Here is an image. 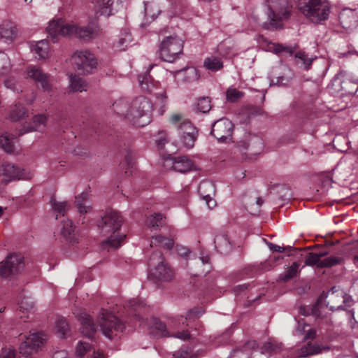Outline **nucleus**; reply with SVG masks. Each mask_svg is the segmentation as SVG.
Returning <instances> with one entry per match:
<instances>
[{"mask_svg":"<svg viewBox=\"0 0 358 358\" xmlns=\"http://www.w3.org/2000/svg\"><path fill=\"white\" fill-rule=\"evenodd\" d=\"M99 33L100 29L98 24L92 22L85 27H77L76 36L83 40H90L96 37Z\"/></svg>","mask_w":358,"mask_h":358,"instance_id":"18","label":"nucleus"},{"mask_svg":"<svg viewBox=\"0 0 358 358\" xmlns=\"http://www.w3.org/2000/svg\"><path fill=\"white\" fill-rule=\"evenodd\" d=\"M178 130L183 146L187 149L193 148L197 138L196 128L189 122L182 121Z\"/></svg>","mask_w":358,"mask_h":358,"instance_id":"12","label":"nucleus"},{"mask_svg":"<svg viewBox=\"0 0 358 358\" xmlns=\"http://www.w3.org/2000/svg\"><path fill=\"white\" fill-rule=\"evenodd\" d=\"M195 264L198 266L202 267L200 271H196L194 275H206L210 272L211 266L210 264V257L208 255L199 257L196 260Z\"/></svg>","mask_w":358,"mask_h":358,"instance_id":"36","label":"nucleus"},{"mask_svg":"<svg viewBox=\"0 0 358 358\" xmlns=\"http://www.w3.org/2000/svg\"><path fill=\"white\" fill-rule=\"evenodd\" d=\"M151 267L150 275L153 279L159 281H169L174 275L173 270L164 260L161 252L155 251L148 262Z\"/></svg>","mask_w":358,"mask_h":358,"instance_id":"5","label":"nucleus"},{"mask_svg":"<svg viewBox=\"0 0 358 358\" xmlns=\"http://www.w3.org/2000/svg\"><path fill=\"white\" fill-rule=\"evenodd\" d=\"M131 41V35L129 34H126L124 37L120 38L117 43L115 44V46L119 50H124L125 48L128 46V45Z\"/></svg>","mask_w":358,"mask_h":358,"instance_id":"55","label":"nucleus"},{"mask_svg":"<svg viewBox=\"0 0 358 358\" xmlns=\"http://www.w3.org/2000/svg\"><path fill=\"white\" fill-rule=\"evenodd\" d=\"M34 305L30 298H24L19 303L18 315L21 319L29 317V314L33 313Z\"/></svg>","mask_w":358,"mask_h":358,"instance_id":"31","label":"nucleus"},{"mask_svg":"<svg viewBox=\"0 0 358 358\" xmlns=\"http://www.w3.org/2000/svg\"><path fill=\"white\" fill-rule=\"evenodd\" d=\"M315 58L316 57H309L305 52L299 51L294 55V62L300 69L308 71Z\"/></svg>","mask_w":358,"mask_h":358,"instance_id":"23","label":"nucleus"},{"mask_svg":"<svg viewBox=\"0 0 358 358\" xmlns=\"http://www.w3.org/2000/svg\"><path fill=\"white\" fill-rule=\"evenodd\" d=\"M298 8L313 23L326 20L330 13V5L327 0H299Z\"/></svg>","mask_w":358,"mask_h":358,"instance_id":"3","label":"nucleus"},{"mask_svg":"<svg viewBox=\"0 0 358 358\" xmlns=\"http://www.w3.org/2000/svg\"><path fill=\"white\" fill-rule=\"evenodd\" d=\"M24 267V257L21 255L11 254L0 266V275L4 278H10L20 273Z\"/></svg>","mask_w":358,"mask_h":358,"instance_id":"9","label":"nucleus"},{"mask_svg":"<svg viewBox=\"0 0 358 358\" xmlns=\"http://www.w3.org/2000/svg\"><path fill=\"white\" fill-rule=\"evenodd\" d=\"M27 178L23 171L14 164L5 163L0 166V179L5 184L13 180Z\"/></svg>","mask_w":358,"mask_h":358,"instance_id":"14","label":"nucleus"},{"mask_svg":"<svg viewBox=\"0 0 358 358\" xmlns=\"http://www.w3.org/2000/svg\"><path fill=\"white\" fill-rule=\"evenodd\" d=\"M281 348L282 345L280 343H278L275 341H269L263 344L261 348V352L264 354L271 352H276L280 350Z\"/></svg>","mask_w":358,"mask_h":358,"instance_id":"48","label":"nucleus"},{"mask_svg":"<svg viewBox=\"0 0 358 358\" xmlns=\"http://www.w3.org/2000/svg\"><path fill=\"white\" fill-rule=\"evenodd\" d=\"M124 162L127 164L128 168L125 171L126 174H131V171H129L130 169H132L134 164V157L131 153H127L124 157Z\"/></svg>","mask_w":358,"mask_h":358,"instance_id":"60","label":"nucleus"},{"mask_svg":"<svg viewBox=\"0 0 358 358\" xmlns=\"http://www.w3.org/2000/svg\"><path fill=\"white\" fill-rule=\"evenodd\" d=\"M27 116V110L21 104H15L11 108L8 118L12 122H16Z\"/></svg>","mask_w":358,"mask_h":358,"instance_id":"34","label":"nucleus"},{"mask_svg":"<svg viewBox=\"0 0 358 358\" xmlns=\"http://www.w3.org/2000/svg\"><path fill=\"white\" fill-rule=\"evenodd\" d=\"M51 203L54 211L64 216L67 210V203L66 201L57 202L55 200H52Z\"/></svg>","mask_w":358,"mask_h":358,"instance_id":"54","label":"nucleus"},{"mask_svg":"<svg viewBox=\"0 0 358 358\" xmlns=\"http://www.w3.org/2000/svg\"><path fill=\"white\" fill-rule=\"evenodd\" d=\"M16 36V28L13 22L6 21L0 24V38L5 43H10Z\"/></svg>","mask_w":358,"mask_h":358,"instance_id":"22","label":"nucleus"},{"mask_svg":"<svg viewBox=\"0 0 358 358\" xmlns=\"http://www.w3.org/2000/svg\"><path fill=\"white\" fill-rule=\"evenodd\" d=\"M177 73L183 77L185 82H192L199 78L197 70L193 67L178 71Z\"/></svg>","mask_w":358,"mask_h":358,"instance_id":"40","label":"nucleus"},{"mask_svg":"<svg viewBox=\"0 0 358 358\" xmlns=\"http://www.w3.org/2000/svg\"><path fill=\"white\" fill-rule=\"evenodd\" d=\"M289 71V68L284 65H280L272 68L269 73L271 85H287L291 79V77L288 75Z\"/></svg>","mask_w":358,"mask_h":358,"instance_id":"17","label":"nucleus"},{"mask_svg":"<svg viewBox=\"0 0 358 358\" xmlns=\"http://www.w3.org/2000/svg\"><path fill=\"white\" fill-rule=\"evenodd\" d=\"M192 316L199 317V314L194 310H189L187 313V316L184 317L183 316H179L176 317L173 322L174 323V325L178 326V327H184V326H188L187 320L188 319H190Z\"/></svg>","mask_w":358,"mask_h":358,"instance_id":"44","label":"nucleus"},{"mask_svg":"<svg viewBox=\"0 0 358 358\" xmlns=\"http://www.w3.org/2000/svg\"><path fill=\"white\" fill-rule=\"evenodd\" d=\"M69 82H70V89L71 91L79 92H82L83 91H87L88 87V84L87 82L82 78L78 76L69 74Z\"/></svg>","mask_w":358,"mask_h":358,"instance_id":"27","label":"nucleus"},{"mask_svg":"<svg viewBox=\"0 0 358 358\" xmlns=\"http://www.w3.org/2000/svg\"><path fill=\"white\" fill-rule=\"evenodd\" d=\"M159 137L155 140L157 146L162 148L165 143L167 142L166 135L164 131L159 132Z\"/></svg>","mask_w":358,"mask_h":358,"instance_id":"62","label":"nucleus"},{"mask_svg":"<svg viewBox=\"0 0 358 358\" xmlns=\"http://www.w3.org/2000/svg\"><path fill=\"white\" fill-rule=\"evenodd\" d=\"M46 336L42 332L31 334L22 342L19 348L20 354H31L37 352L43 345Z\"/></svg>","mask_w":358,"mask_h":358,"instance_id":"11","label":"nucleus"},{"mask_svg":"<svg viewBox=\"0 0 358 358\" xmlns=\"http://www.w3.org/2000/svg\"><path fill=\"white\" fill-rule=\"evenodd\" d=\"M145 306V303L143 301H140L136 299H130L127 304V312L129 315L132 314L138 319L140 320V317L137 312L140 311Z\"/></svg>","mask_w":358,"mask_h":358,"instance_id":"35","label":"nucleus"},{"mask_svg":"<svg viewBox=\"0 0 358 358\" xmlns=\"http://www.w3.org/2000/svg\"><path fill=\"white\" fill-rule=\"evenodd\" d=\"M342 260L341 257L331 256L324 259H322L319 268H329L335 265L339 264Z\"/></svg>","mask_w":358,"mask_h":358,"instance_id":"49","label":"nucleus"},{"mask_svg":"<svg viewBox=\"0 0 358 358\" xmlns=\"http://www.w3.org/2000/svg\"><path fill=\"white\" fill-rule=\"evenodd\" d=\"M233 131V123L227 118H221L213 124L211 134L219 142H228L231 140Z\"/></svg>","mask_w":358,"mask_h":358,"instance_id":"10","label":"nucleus"},{"mask_svg":"<svg viewBox=\"0 0 358 358\" xmlns=\"http://www.w3.org/2000/svg\"><path fill=\"white\" fill-rule=\"evenodd\" d=\"M323 350H328L329 348H324L316 343L308 342L300 349L301 357H308L321 353Z\"/></svg>","mask_w":358,"mask_h":358,"instance_id":"32","label":"nucleus"},{"mask_svg":"<svg viewBox=\"0 0 358 358\" xmlns=\"http://www.w3.org/2000/svg\"><path fill=\"white\" fill-rule=\"evenodd\" d=\"M183 41L177 36L165 37L161 42L159 52L161 59L167 62H173L182 53Z\"/></svg>","mask_w":358,"mask_h":358,"instance_id":"6","label":"nucleus"},{"mask_svg":"<svg viewBox=\"0 0 358 358\" xmlns=\"http://www.w3.org/2000/svg\"><path fill=\"white\" fill-rule=\"evenodd\" d=\"M144 15L146 23L153 21L160 13V10L158 6L152 3L144 1Z\"/></svg>","mask_w":358,"mask_h":358,"instance_id":"30","label":"nucleus"},{"mask_svg":"<svg viewBox=\"0 0 358 358\" xmlns=\"http://www.w3.org/2000/svg\"><path fill=\"white\" fill-rule=\"evenodd\" d=\"M214 243L215 248L220 253L227 254L231 250V243L224 234H217L214 239Z\"/></svg>","mask_w":358,"mask_h":358,"instance_id":"26","label":"nucleus"},{"mask_svg":"<svg viewBox=\"0 0 358 358\" xmlns=\"http://www.w3.org/2000/svg\"><path fill=\"white\" fill-rule=\"evenodd\" d=\"M31 354H20L17 358H31L29 357ZM15 352L13 350H3L0 355V358H15Z\"/></svg>","mask_w":358,"mask_h":358,"instance_id":"58","label":"nucleus"},{"mask_svg":"<svg viewBox=\"0 0 358 358\" xmlns=\"http://www.w3.org/2000/svg\"><path fill=\"white\" fill-rule=\"evenodd\" d=\"M78 319L81 324V334L89 338L94 337L97 327H99L101 334L109 339H113L118 334L122 333L125 327L124 324L117 316L103 308L97 315L96 324L91 316L85 312L81 313Z\"/></svg>","mask_w":358,"mask_h":358,"instance_id":"1","label":"nucleus"},{"mask_svg":"<svg viewBox=\"0 0 358 358\" xmlns=\"http://www.w3.org/2000/svg\"><path fill=\"white\" fill-rule=\"evenodd\" d=\"M0 145L6 152H12L13 151L12 139L7 134L0 136Z\"/></svg>","mask_w":358,"mask_h":358,"instance_id":"50","label":"nucleus"},{"mask_svg":"<svg viewBox=\"0 0 358 358\" xmlns=\"http://www.w3.org/2000/svg\"><path fill=\"white\" fill-rule=\"evenodd\" d=\"M62 20V19L52 20L46 28L48 34L51 36L54 41H55L57 36L59 35Z\"/></svg>","mask_w":358,"mask_h":358,"instance_id":"41","label":"nucleus"},{"mask_svg":"<svg viewBox=\"0 0 358 358\" xmlns=\"http://www.w3.org/2000/svg\"><path fill=\"white\" fill-rule=\"evenodd\" d=\"M182 120V115L180 113L173 114L169 117V122L173 125H176Z\"/></svg>","mask_w":358,"mask_h":358,"instance_id":"63","label":"nucleus"},{"mask_svg":"<svg viewBox=\"0 0 358 358\" xmlns=\"http://www.w3.org/2000/svg\"><path fill=\"white\" fill-rule=\"evenodd\" d=\"M203 66L210 71L216 72L223 69L224 64L222 57L210 55L205 58Z\"/></svg>","mask_w":358,"mask_h":358,"instance_id":"25","label":"nucleus"},{"mask_svg":"<svg viewBox=\"0 0 358 358\" xmlns=\"http://www.w3.org/2000/svg\"><path fill=\"white\" fill-rule=\"evenodd\" d=\"M10 62L8 55L0 52V75H4L10 70Z\"/></svg>","mask_w":358,"mask_h":358,"instance_id":"46","label":"nucleus"},{"mask_svg":"<svg viewBox=\"0 0 358 358\" xmlns=\"http://www.w3.org/2000/svg\"><path fill=\"white\" fill-rule=\"evenodd\" d=\"M114 111L120 116L124 117L129 121V116L131 113L130 104L124 99L115 101L113 104Z\"/></svg>","mask_w":358,"mask_h":358,"instance_id":"28","label":"nucleus"},{"mask_svg":"<svg viewBox=\"0 0 358 358\" xmlns=\"http://www.w3.org/2000/svg\"><path fill=\"white\" fill-rule=\"evenodd\" d=\"M164 216L162 213H155L148 217L145 220V224L152 229H157L163 225Z\"/></svg>","mask_w":358,"mask_h":358,"instance_id":"39","label":"nucleus"},{"mask_svg":"<svg viewBox=\"0 0 358 358\" xmlns=\"http://www.w3.org/2000/svg\"><path fill=\"white\" fill-rule=\"evenodd\" d=\"M47 117L43 115H38L34 117L33 121L29 125H24L18 136L23 135L31 131H42L45 128Z\"/></svg>","mask_w":358,"mask_h":358,"instance_id":"20","label":"nucleus"},{"mask_svg":"<svg viewBox=\"0 0 358 358\" xmlns=\"http://www.w3.org/2000/svg\"><path fill=\"white\" fill-rule=\"evenodd\" d=\"M198 192L200 196L206 201L209 208H213L215 206V202L212 199L211 195L214 193V185L209 181L201 182L198 187Z\"/></svg>","mask_w":358,"mask_h":358,"instance_id":"19","label":"nucleus"},{"mask_svg":"<svg viewBox=\"0 0 358 358\" xmlns=\"http://www.w3.org/2000/svg\"><path fill=\"white\" fill-rule=\"evenodd\" d=\"M295 48L292 46H287L282 44H278L275 46V50L278 53L285 52L289 55H292L294 52Z\"/></svg>","mask_w":358,"mask_h":358,"instance_id":"59","label":"nucleus"},{"mask_svg":"<svg viewBox=\"0 0 358 358\" xmlns=\"http://www.w3.org/2000/svg\"><path fill=\"white\" fill-rule=\"evenodd\" d=\"M76 206L80 214H85L90 212L92 209L91 202L89 199L87 193L83 192L78 196H76L75 201Z\"/></svg>","mask_w":358,"mask_h":358,"instance_id":"24","label":"nucleus"},{"mask_svg":"<svg viewBox=\"0 0 358 358\" xmlns=\"http://www.w3.org/2000/svg\"><path fill=\"white\" fill-rule=\"evenodd\" d=\"M244 93L236 88H229L227 91V99L228 101L234 102L242 98Z\"/></svg>","mask_w":358,"mask_h":358,"instance_id":"53","label":"nucleus"},{"mask_svg":"<svg viewBox=\"0 0 358 358\" xmlns=\"http://www.w3.org/2000/svg\"><path fill=\"white\" fill-rule=\"evenodd\" d=\"M27 74L34 82L40 84L43 92L49 93L52 91L50 75L45 73L40 68L36 66H29L27 68Z\"/></svg>","mask_w":358,"mask_h":358,"instance_id":"13","label":"nucleus"},{"mask_svg":"<svg viewBox=\"0 0 358 358\" xmlns=\"http://www.w3.org/2000/svg\"><path fill=\"white\" fill-rule=\"evenodd\" d=\"M56 329L61 336H64L69 330V324L64 317H59L56 321Z\"/></svg>","mask_w":358,"mask_h":358,"instance_id":"52","label":"nucleus"},{"mask_svg":"<svg viewBox=\"0 0 358 358\" xmlns=\"http://www.w3.org/2000/svg\"><path fill=\"white\" fill-rule=\"evenodd\" d=\"M153 329L158 331L162 336H169V332L166 329V324L157 318H153L152 321Z\"/></svg>","mask_w":358,"mask_h":358,"instance_id":"47","label":"nucleus"},{"mask_svg":"<svg viewBox=\"0 0 358 358\" xmlns=\"http://www.w3.org/2000/svg\"><path fill=\"white\" fill-rule=\"evenodd\" d=\"M152 105L145 96H140L135 98L130 103L131 113L129 122L136 127H144L151 121Z\"/></svg>","mask_w":358,"mask_h":358,"instance_id":"4","label":"nucleus"},{"mask_svg":"<svg viewBox=\"0 0 358 358\" xmlns=\"http://www.w3.org/2000/svg\"><path fill=\"white\" fill-rule=\"evenodd\" d=\"M196 108L201 113H208L211 108L210 101L208 97L199 98L197 101Z\"/></svg>","mask_w":358,"mask_h":358,"instance_id":"51","label":"nucleus"},{"mask_svg":"<svg viewBox=\"0 0 358 358\" xmlns=\"http://www.w3.org/2000/svg\"><path fill=\"white\" fill-rule=\"evenodd\" d=\"M76 25L69 23L64 24V21L62 20L59 35L63 36H76Z\"/></svg>","mask_w":358,"mask_h":358,"instance_id":"45","label":"nucleus"},{"mask_svg":"<svg viewBox=\"0 0 358 358\" xmlns=\"http://www.w3.org/2000/svg\"><path fill=\"white\" fill-rule=\"evenodd\" d=\"M173 240L161 235L155 236L152 238L150 247H159L167 250H171L173 247Z\"/></svg>","mask_w":358,"mask_h":358,"instance_id":"33","label":"nucleus"},{"mask_svg":"<svg viewBox=\"0 0 358 358\" xmlns=\"http://www.w3.org/2000/svg\"><path fill=\"white\" fill-rule=\"evenodd\" d=\"M75 227L71 220H64L62 222V234L69 241L76 242V239L74 238Z\"/></svg>","mask_w":358,"mask_h":358,"instance_id":"37","label":"nucleus"},{"mask_svg":"<svg viewBox=\"0 0 358 358\" xmlns=\"http://www.w3.org/2000/svg\"><path fill=\"white\" fill-rule=\"evenodd\" d=\"M327 255L326 252L313 253L310 252L306 258L305 264L307 266H316L319 268L322 258Z\"/></svg>","mask_w":358,"mask_h":358,"instance_id":"43","label":"nucleus"},{"mask_svg":"<svg viewBox=\"0 0 358 358\" xmlns=\"http://www.w3.org/2000/svg\"><path fill=\"white\" fill-rule=\"evenodd\" d=\"M217 53L219 54V57H227L231 54V48L230 45H227L226 43L223 42L220 43L217 48Z\"/></svg>","mask_w":358,"mask_h":358,"instance_id":"57","label":"nucleus"},{"mask_svg":"<svg viewBox=\"0 0 358 358\" xmlns=\"http://www.w3.org/2000/svg\"><path fill=\"white\" fill-rule=\"evenodd\" d=\"M165 166H170L173 170L185 173L193 169L194 164L192 160L185 156L168 157L165 159Z\"/></svg>","mask_w":358,"mask_h":358,"instance_id":"15","label":"nucleus"},{"mask_svg":"<svg viewBox=\"0 0 358 358\" xmlns=\"http://www.w3.org/2000/svg\"><path fill=\"white\" fill-rule=\"evenodd\" d=\"M74 66L82 73H90L96 68V62L87 50L76 51L72 56Z\"/></svg>","mask_w":358,"mask_h":358,"instance_id":"7","label":"nucleus"},{"mask_svg":"<svg viewBox=\"0 0 358 358\" xmlns=\"http://www.w3.org/2000/svg\"><path fill=\"white\" fill-rule=\"evenodd\" d=\"M347 17L348 16L345 13H341L339 17L340 22L344 29H349L351 27L350 23L347 21Z\"/></svg>","mask_w":358,"mask_h":358,"instance_id":"64","label":"nucleus"},{"mask_svg":"<svg viewBox=\"0 0 358 358\" xmlns=\"http://www.w3.org/2000/svg\"><path fill=\"white\" fill-rule=\"evenodd\" d=\"M169 336L174 337L182 341H186L190 338V334L187 331H182L173 334H169Z\"/></svg>","mask_w":358,"mask_h":358,"instance_id":"61","label":"nucleus"},{"mask_svg":"<svg viewBox=\"0 0 358 358\" xmlns=\"http://www.w3.org/2000/svg\"><path fill=\"white\" fill-rule=\"evenodd\" d=\"M91 349V345L88 343L80 341L76 347V354L78 357H83Z\"/></svg>","mask_w":358,"mask_h":358,"instance_id":"56","label":"nucleus"},{"mask_svg":"<svg viewBox=\"0 0 358 358\" xmlns=\"http://www.w3.org/2000/svg\"><path fill=\"white\" fill-rule=\"evenodd\" d=\"M31 50L36 59H45L49 56V43L46 39L31 43Z\"/></svg>","mask_w":358,"mask_h":358,"instance_id":"21","label":"nucleus"},{"mask_svg":"<svg viewBox=\"0 0 358 358\" xmlns=\"http://www.w3.org/2000/svg\"><path fill=\"white\" fill-rule=\"evenodd\" d=\"M299 272V264L294 262L285 272L279 275V280L282 282H287L293 278Z\"/></svg>","mask_w":358,"mask_h":358,"instance_id":"38","label":"nucleus"},{"mask_svg":"<svg viewBox=\"0 0 358 358\" xmlns=\"http://www.w3.org/2000/svg\"><path fill=\"white\" fill-rule=\"evenodd\" d=\"M269 10L268 18L272 26L277 27V22L289 17L287 0H266Z\"/></svg>","mask_w":358,"mask_h":358,"instance_id":"8","label":"nucleus"},{"mask_svg":"<svg viewBox=\"0 0 358 358\" xmlns=\"http://www.w3.org/2000/svg\"><path fill=\"white\" fill-rule=\"evenodd\" d=\"M120 0H95L94 10L96 16L108 17L114 15L119 9Z\"/></svg>","mask_w":358,"mask_h":358,"instance_id":"16","label":"nucleus"},{"mask_svg":"<svg viewBox=\"0 0 358 358\" xmlns=\"http://www.w3.org/2000/svg\"><path fill=\"white\" fill-rule=\"evenodd\" d=\"M247 148L254 154L260 152L263 149L262 140L257 136H252L249 140Z\"/></svg>","mask_w":358,"mask_h":358,"instance_id":"42","label":"nucleus"},{"mask_svg":"<svg viewBox=\"0 0 358 358\" xmlns=\"http://www.w3.org/2000/svg\"><path fill=\"white\" fill-rule=\"evenodd\" d=\"M152 65L149 66V69L146 71V72L142 75L140 74L138 76V81L141 87L145 91L152 92L155 86V83L154 82L153 78L149 74V71L152 68Z\"/></svg>","mask_w":358,"mask_h":358,"instance_id":"29","label":"nucleus"},{"mask_svg":"<svg viewBox=\"0 0 358 358\" xmlns=\"http://www.w3.org/2000/svg\"><path fill=\"white\" fill-rule=\"evenodd\" d=\"M122 217L115 211H108L97 222V226L101 229L105 235L112 234L106 241L102 243L103 249H117L118 248L124 238L125 235L117 233L122 224Z\"/></svg>","mask_w":358,"mask_h":358,"instance_id":"2","label":"nucleus"}]
</instances>
